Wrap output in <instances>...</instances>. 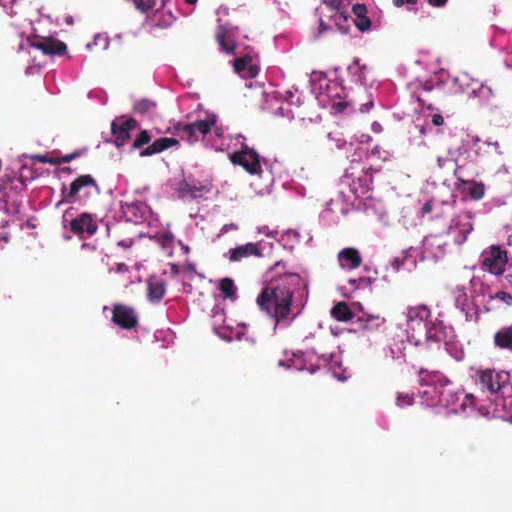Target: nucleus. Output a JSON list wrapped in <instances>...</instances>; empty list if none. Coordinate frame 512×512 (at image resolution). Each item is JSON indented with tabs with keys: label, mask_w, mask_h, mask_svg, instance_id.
Listing matches in <instances>:
<instances>
[{
	"label": "nucleus",
	"mask_w": 512,
	"mask_h": 512,
	"mask_svg": "<svg viewBox=\"0 0 512 512\" xmlns=\"http://www.w3.org/2000/svg\"><path fill=\"white\" fill-rule=\"evenodd\" d=\"M269 279L256 298L260 310L278 326H288L299 313L297 297L307 292V283L298 273L286 271V264L276 262L268 270Z\"/></svg>",
	"instance_id": "obj_1"
},
{
	"label": "nucleus",
	"mask_w": 512,
	"mask_h": 512,
	"mask_svg": "<svg viewBox=\"0 0 512 512\" xmlns=\"http://www.w3.org/2000/svg\"><path fill=\"white\" fill-rule=\"evenodd\" d=\"M420 383L426 385H434V390L437 392V398L432 399L429 405L450 406L459 400V394L453 388L452 382L443 374L438 371H431L420 369Z\"/></svg>",
	"instance_id": "obj_2"
},
{
	"label": "nucleus",
	"mask_w": 512,
	"mask_h": 512,
	"mask_svg": "<svg viewBox=\"0 0 512 512\" xmlns=\"http://www.w3.org/2000/svg\"><path fill=\"white\" fill-rule=\"evenodd\" d=\"M482 267L493 275L499 276L506 271L508 252L500 245H490L482 252Z\"/></svg>",
	"instance_id": "obj_3"
},
{
	"label": "nucleus",
	"mask_w": 512,
	"mask_h": 512,
	"mask_svg": "<svg viewBox=\"0 0 512 512\" xmlns=\"http://www.w3.org/2000/svg\"><path fill=\"white\" fill-rule=\"evenodd\" d=\"M476 375L481 387L491 394H503L510 382V375L505 371L485 369L477 371Z\"/></svg>",
	"instance_id": "obj_4"
},
{
	"label": "nucleus",
	"mask_w": 512,
	"mask_h": 512,
	"mask_svg": "<svg viewBox=\"0 0 512 512\" xmlns=\"http://www.w3.org/2000/svg\"><path fill=\"white\" fill-rule=\"evenodd\" d=\"M229 159L234 165L241 166L251 175H260L262 173L259 154L248 146H244L241 150L231 153Z\"/></svg>",
	"instance_id": "obj_5"
},
{
	"label": "nucleus",
	"mask_w": 512,
	"mask_h": 512,
	"mask_svg": "<svg viewBox=\"0 0 512 512\" xmlns=\"http://www.w3.org/2000/svg\"><path fill=\"white\" fill-rule=\"evenodd\" d=\"M27 43L49 56H64L67 53V45L56 38L31 34L27 37Z\"/></svg>",
	"instance_id": "obj_6"
},
{
	"label": "nucleus",
	"mask_w": 512,
	"mask_h": 512,
	"mask_svg": "<svg viewBox=\"0 0 512 512\" xmlns=\"http://www.w3.org/2000/svg\"><path fill=\"white\" fill-rule=\"evenodd\" d=\"M138 126V121L134 118L124 119L116 118L111 123V133L114 137V144L117 147L124 146L130 139V132Z\"/></svg>",
	"instance_id": "obj_7"
},
{
	"label": "nucleus",
	"mask_w": 512,
	"mask_h": 512,
	"mask_svg": "<svg viewBox=\"0 0 512 512\" xmlns=\"http://www.w3.org/2000/svg\"><path fill=\"white\" fill-rule=\"evenodd\" d=\"M112 321L122 329L131 330L138 325V315L134 308L116 304L112 310Z\"/></svg>",
	"instance_id": "obj_8"
},
{
	"label": "nucleus",
	"mask_w": 512,
	"mask_h": 512,
	"mask_svg": "<svg viewBox=\"0 0 512 512\" xmlns=\"http://www.w3.org/2000/svg\"><path fill=\"white\" fill-rule=\"evenodd\" d=\"M68 227L70 231L78 237H82L84 233L92 236L98 230L95 215L87 212L81 213L76 218L70 220Z\"/></svg>",
	"instance_id": "obj_9"
},
{
	"label": "nucleus",
	"mask_w": 512,
	"mask_h": 512,
	"mask_svg": "<svg viewBox=\"0 0 512 512\" xmlns=\"http://www.w3.org/2000/svg\"><path fill=\"white\" fill-rule=\"evenodd\" d=\"M426 339L433 342H445L453 336V328L447 326L442 320L438 318H432L426 323Z\"/></svg>",
	"instance_id": "obj_10"
},
{
	"label": "nucleus",
	"mask_w": 512,
	"mask_h": 512,
	"mask_svg": "<svg viewBox=\"0 0 512 512\" xmlns=\"http://www.w3.org/2000/svg\"><path fill=\"white\" fill-rule=\"evenodd\" d=\"M121 209L126 220L134 224L143 223L151 215L150 207L142 201L124 203Z\"/></svg>",
	"instance_id": "obj_11"
},
{
	"label": "nucleus",
	"mask_w": 512,
	"mask_h": 512,
	"mask_svg": "<svg viewBox=\"0 0 512 512\" xmlns=\"http://www.w3.org/2000/svg\"><path fill=\"white\" fill-rule=\"evenodd\" d=\"M92 187L99 190L96 180L89 174L77 177L71 184L67 191L65 187L62 189L63 200L68 203H73L82 188Z\"/></svg>",
	"instance_id": "obj_12"
},
{
	"label": "nucleus",
	"mask_w": 512,
	"mask_h": 512,
	"mask_svg": "<svg viewBox=\"0 0 512 512\" xmlns=\"http://www.w3.org/2000/svg\"><path fill=\"white\" fill-rule=\"evenodd\" d=\"M310 339L314 340L315 337L314 336L306 337L304 339V342L306 343L307 351L306 352H300L301 355H306V354L307 355H313V356L317 357L318 362H322L323 364L328 363L330 354L327 352L325 347L323 345H318V346L310 345L308 343ZM319 366H320V363H317V364H311L310 366H306V365L297 366V368L299 370L315 371Z\"/></svg>",
	"instance_id": "obj_13"
},
{
	"label": "nucleus",
	"mask_w": 512,
	"mask_h": 512,
	"mask_svg": "<svg viewBox=\"0 0 512 512\" xmlns=\"http://www.w3.org/2000/svg\"><path fill=\"white\" fill-rule=\"evenodd\" d=\"M179 141L176 138L163 137L155 140L152 144L140 151L141 157L152 156L161 153L170 147L178 146Z\"/></svg>",
	"instance_id": "obj_14"
},
{
	"label": "nucleus",
	"mask_w": 512,
	"mask_h": 512,
	"mask_svg": "<svg viewBox=\"0 0 512 512\" xmlns=\"http://www.w3.org/2000/svg\"><path fill=\"white\" fill-rule=\"evenodd\" d=\"M250 256H261V252L257 244L246 243L229 250V260L231 262H239Z\"/></svg>",
	"instance_id": "obj_15"
},
{
	"label": "nucleus",
	"mask_w": 512,
	"mask_h": 512,
	"mask_svg": "<svg viewBox=\"0 0 512 512\" xmlns=\"http://www.w3.org/2000/svg\"><path fill=\"white\" fill-rule=\"evenodd\" d=\"M338 261L342 268L356 269L362 263L359 251L355 248H345L338 253Z\"/></svg>",
	"instance_id": "obj_16"
},
{
	"label": "nucleus",
	"mask_w": 512,
	"mask_h": 512,
	"mask_svg": "<svg viewBox=\"0 0 512 512\" xmlns=\"http://www.w3.org/2000/svg\"><path fill=\"white\" fill-rule=\"evenodd\" d=\"M211 186L209 184H203L199 181H187L184 180L180 184V193L182 195H188L192 198H198L206 193H209Z\"/></svg>",
	"instance_id": "obj_17"
},
{
	"label": "nucleus",
	"mask_w": 512,
	"mask_h": 512,
	"mask_svg": "<svg viewBox=\"0 0 512 512\" xmlns=\"http://www.w3.org/2000/svg\"><path fill=\"white\" fill-rule=\"evenodd\" d=\"M359 328L368 332L379 330L385 323L386 319L379 314H363L356 319Z\"/></svg>",
	"instance_id": "obj_18"
},
{
	"label": "nucleus",
	"mask_w": 512,
	"mask_h": 512,
	"mask_svg": "<svg viewBox=\"0 0 512 512\" xmlns=\"http://www.w3.org/2000/svg\"><path fill=\"white\" fill-rule=\"evenodd\" d=\"M456 81L459 82L462 87L466 86L465 88H463L462 92L466 93L467 95L479 97V96L484 95L485 92H488V93L490 92V88L484 86L483 84H481L477 81H472L470 83V79L468 78L467 75L458 77L456 79Z\"/></svg>",
	"instance_id": "obj_19"
},
{
	"label": "nucleus",
	"mask_w": 512,
	"mask_h": 512,
	"mask_svg": "<svg viewBox=\"0 0 512 512\" xmlns=\"http://www.w3.org/2000/svg\"><path fill=\"white\" fill-rule=\"evenodd\" d=\"M166 286L164 281L157 278H150L147 282V297L150 302L157 303L165 295Z\"/></svg>",
	"instance_id": "obj_20"
},
{
	"label": "nucleus",
	"mask_w": 512,
	"mask_h": 512,
	"mask_svg": "<svg viewBox=\"0 0 512 512\" xmlns=\"http://www.w3.org/2000/svg\"><path fill=\"white\" fill-rule=\"evenodd\" d=\"M352 12L355 16L354 23L356 27L362 32L369 30L371 21L367 16V7L364 4L357 3L353 5Z\"/></svg>",
	"instance_id": "obj_21"
},
{
	"label": "nucleus",
	"mask_w": 512,
	"mask_h": 512,
	"mask_svg": "<svg viewBox=\"0 0 512 512\" xmlns=\"http://www.w3.org/2000/svg\"><path fill=\"white\" fill-rule=\"evenodd\" d=\"M493 340L497 348L512 352V326L498 330L494 334Z\"/></svg>",
	"instance_id": "obj_22"
},
{
	"label": "nucleus",
	"mask_w": 512,
	"mask_h": 512,
	"mask_svg": "<svg viewBox=\"0 0 512 512\" xmlns=\"http://www.w3.org/2000/svg\"><path fill=\"white\" fill-rule=\"evenodd\" d=\"M431 310L424 304L410 306L407 309L408 321H424L425 324L431 319Z\"/></svg>",
	"instance_id": "obj_23"
},
{
	"label": "nucleus",
	"mask_w": 512,
	"mask_h": 512,
	"mask_svg": "<svg viewBox=\"0 0 512 512\" xmlns=\"http://www.w3.org/2000/svg\"><path fill=\"white\" fill-rule=\"evenodd\" d=\"M458 170H459V167H456L454 170H453V173H454V176L456 177V179L461 183V184H470V188H469V196L473 199V200H480L484 197V194H485V186L483 183L481 182H476V181H466L464 179H462L459 175H458Z\"/></svg>",
	"instance_id": "obj_24"
},
{
	"label": "nucleus",
	"mask_w": 512,
	"mask_h": 512,
	"mask_svg": "<svg viewBox=\"0 0 512 512\" xmlns=\"http://www.w3.org/2000/svg\"><path fill=\"white\" fill-rule=\"evenodd\" d=\"M331 316L340 322L351 321L354 317L352 310L346 302H338L331 309Z\"/></svg>",
	"instance_id": "obj_25"
},
{
	"label": "nucleus",
	"mask_w": 512,
	"mask_h": 512,
	"mask_svg": "<svg viewBox=\"0 0 512 512\" xmlns=\"http://www.w3.org/2000/svg\"><path fill=\"white\" fill-rule=\"evenodd\" d=\"M177 135L189 144L199 141V135L191 123H179L176 126Z\"/></svg>",
	"instance_id": "obj_26"
},
{
	"label": "nucleus",
	"mask_w": 512,
	"mask_h": 512,
	"mask_svg": "<svg viewBox=\"0 0 512 512\" xmlns=\"http://www.w3.org/2000/svg\"><path fill=\"white\" fill-rule=\"evenodd\" d=\"M332 13L329 15L330 21L333 25L342 33H347L349 31L348 18L349 16L342 11L331 9Z\"/></svg>",
	"instance_id": "obj_27"
},
{
	"label": "nucleus",
	"mask_w": 512,
	"mask_h": 512,
	"mask_svg": "<svg viewBox=\"0 0 512 512\" xmlns=\"http://www.w3.org/2000/svg\"><path fill=\"white\" fill-rule=\"evenodd\" d=\"M217 117L215 115L208 116L205 120H199L191 123L195 128L198 135H202L203 137L209 134L212 130V127L216 124Z\"/></svg>",
	"instance_id": "obj_28"
},
{
	"label": "nucleus",
	"mask_w": 512,
	"mask_h": 512,
	"mask_svg": "<svg viewBox=\"0 0 512 512\" xmlns=\"http://www.w3.org/2000/svg\"><path fill=\"white\" fill-rule=\"evenodd\" d=\"M155 241L167 251L168 255H172V249L174 246V235L170 231L157 233L154 236Z\"/></svg>",
	"instance_id": "obj_29"
},
{
	"label": "nucleus",
	"mask_w": 512,
	"mask_h": 512,
	"mask_svg": "<svg viewBox=\"0 0 512 512\" xmlns=\"http://www.w3.org/2000/svg\"><path fill=\"white\" fill-rule=\"evenodd\" d=\"M156 108V103L149 99H139L133 104V112L140 115L151 113Z\"/></svg>",
	"instance_id": "obj_30"
},
{
	"label": "nucleus",
	"mask_w": 512,
	"mask_h": 512,
	"mask_svg": "<svg viewBox=\"0 0 512 512\" xmlns=\"http://www.w3.org/2000/svg\"><path fill=\"white\" fill-rule=\"evenodd\" d=\"M219 289L224 294L225 298L233 299L236 297V287L231 278H223L220 280Z\"/></svg>",
	"instance_id": "obj_31"
},
{
	"label": "nucleus",
	"mask_w": 512,
	"mask_h": 512,
	"mask_svg": "<svg viewBox=\"0 0 512 512\" xmlns=\"http://www.w3.org/2000/svg\"><path fill=\"white\" fill-rule=\"evenodd\" d=\"M151 141V135L149 133L148 130H141L137 136L135 137V139L133 140V143H132V148L133 149H140L142 148L144 145H147L149 144Z\"/></svg>",
	"instance_id": "obj_32"
},
{
	"label": "nucleus",
	"mask_w": 512,
	"mask_h": 512,
	"mask_svg": "<svg viewBox=\"0 0 512 512\" xmlns=\"http://www.w3.org/2000/svg\"><path fill=\"white\" fill-rule=\"evenodd\" d=\"M217 40L223 51H225L228 54L234 53L236 46L233 43V41L228 40L225 34H218Z\"/></svg>",
	"instance_id": "obj_33"
},
{
	"label": "nucleus",
	"mask_w": 512,
	"mask_h": 512,
	"mask_svg": "<svg viewBox=\"0 0 512 512\" xmlns=\"http://www.w3.org/2000/svg\"><path fill=\"white\" fill-rule=\"evenodd\" d=\"M136 9L142 13L153 10L156 6V0H132Z\"/></svg>",
	"instance_id": "obj_34"
},
{
	"label": "nucleus",
	"mask_w": 512,
	"mask_h": 512,
	"mask_svg": "<svg viewBox=\"0 0 512 512\" xmlns=\"http://www.w3.org/2000/svg\"><path fill=\"white\" fill-rule=\"evenodd\" d=\"M414 403L413 394L409 393H398L396 399V405L400 408L411 406Z\"/></svg>",
	"instance_id": "obj_35"
},
{
	"label": "nucleus",
	"mask_w": 512,
	"mask_h": 512,
	"mask_svg": "<svg viewBox=\"0 0 512 512\" xmlns=\"http://www.w3.org/2000/svg\"><path fill=\"white\" fill-rule=\"evenodd\" d=\"M252 59L250 56L238 57L234 60V70L238 73L243 72L248 65L251 63Z\"/></svg>",
	"instance_id": "obj_36"
},
{
	"label": "nucleus",
	"mask_w": 512,
	"mask_h": 512,
	"mask_svg": "<svg viewBox=\"0 0 512 512\" xmlns=\"http://www.w3.org/2000/svg\"><path fill=\"white\" fill-rule=\"evenodd\" d=\"M31 158L34 161H37L39 163H48L51 165H59V161H57L56 157H50L47 154H44V155L36 154V155L31 156Z\"/></svg>",
	"instance_id": "obj_37"
},
{
	"label": "nucleus",
	"mask_w": 512,
	"mask_h": 512,
	"mask_svg": "<svg viewBox=\"0 0 512 512\" xmlns=\"http://www.w3.org/2000/svg\"><path fill=\"white\" fill-rule=\"evenodd\" d=\"M82 154V150H76L73 153L66 154L61 157H56L57 161H59V165L62 163H69L72 160L78 158Z\"/></svg>",
	"instance_id": "obj_38"
},
{
	"label": "nucleus",
	"mask_w": 512,
	"mask_h": 512,
	"mask_svg": "<svg viewBox=\"0 0 512 512\" xmlns=\"http://www.w3.org/2000/svg\"><path fill=\"white\" fill-rule=\"evenodd\" d=\"M473 227L470 222L461 223V228L459 229V233L462 234L461 239L458 240L459 243H463L466 240L467 235L472 231Z\"/></svg>",
	"instance_id": "obj_39"
},
{
	"label": "nucleus",
	"mask_w": 512,
	"mask_h": 512,
	"mask_svg": "<svg viewBox=\"0 0 512 512\" xmlns=\"http://www.w3.org/2000/svg\"><path fill=\"white\" fill-rule=\"evenodd\" d=\"M495 298L504 302L505 304L511 306L512 305V295L505 291H498L495 294Z\"/></svg>",
	"instance_id": "obj_40"
},
{
	"label": "nucleus",
	"mask_w": 512,
	"mask_h": 512,
	"mask_svg": "<svg viewBox=\"0 0 512 512\" xmlns=\"http://www.w3.org/2000/svg\"><path fill=\"white\" fill-rule=\"evenodd\" d=\"M449 164H454V166H455L454 169L456 167H458L456 162L454 160H452L451 158H449V157H438L437 158V166L440 169H443V168L447 167Z\"/></svg>",
	"instance_id": "obj_41"
},
{
	"label": "nucleus",
	"mask_w": 512,
	"mask_h": 512,
	"mask_svg": "<svg viewBox=\"0 0 512 512\" xmlns=\"http://www.w3.org/2000/svg\"><path fill=\"white\" fill-rule=\"evenodd\" d=\"M247 70V75L250 78L256 77L259 72V68L256 65H252L251 63L248 65Z\"/></svg>",
	"instance_id": "obj_42"
},
{
	"label": "nucleus",
	"mask_w": 512,
	"mask_h": 512,
	"mask_svg": "<svg viewBox=\"0 0 512 512\" xmlns=\"http://www.w3.org/2000/svg\"><path fill=\"white\" fill-rule=\"evenodd\" d=\"M432 123L435 125V126H442L444 124V118L442 115L440 114H434L432 116Z\"/></svg>",
	"instance_id": "obj_43"
},
{
	"label": "nucleus",
	"mask_w": 512,
	"mask_h": 512,
	"mask_svg": "<svg viewBox=\"0 0 512 512\" xmlns=\"http://www.w3.org/2000/svg\"><path fill=\"white\" fill-rule=\"evenodd\" d=\"M133 244V240L130 238L122 239L117 242V245L123 248H130Z\"/></svg>",
	"instance_id": "obj_44"
},
{
	"label": "nucleus",
	"mask_w": 512,
	"mask_h": 512,
	"mask_svg": "<svg viewBox=\"0 0 512 512\" xmlns=\"http://www.w3.org/2000/svg\"><path fill=\"white\" fill-rule=\"evenodd\" d=\"M331 28H332L331 24L326 23L322 19L320 20V24H319V32L320 33L326 32V31L330 30Z\"/></svg>",
	"instance_id": "obj_45"
},
{
	"label": "nucleus",
	"mask_w": 512,
	"mask_h": 512,
	"mask_svg": "<svg viewBox=\"0 0 512 512\" xmlns=\"http://www.w3.org/2000/svg\"><path fill=\"white\" fill-rule=\"evenodd\" d=\"M447 2L448 0H428L429 5L433 7H443Z\"/></svg>",
	"instance_id": "obj_46"
},
{
	"label": "nucleus",
	"mask_w": 512,
	"mask_h": 512,
	"mask_svg": "<svg viewBox=\"0 0 512 512\" xmlns=\"http://www.w3.org/2000/svg\"><path fill=\"white\" fill-rule=\"evenodd\" d=\"M230 229H237V225H235L234 223L225 224L221 228L220 233H219L218 236H221L222 234L227 233Z\"/></svg>",
	"instance_id": "obj_47"
},
{
	"label": "nucleus",
	"mask_w": 512,
	"mask_h": 512,
	"mask_svg": "<svg viewBox=\"0 0 512 512\" xmlns=\"http://www.w3.org/2000/svg\"><path fill=\"white\" fill-rule=\"evenodd\" d=\"M129 267L125 263H118L116 266V272L120 274H124L128 272Z\"/></svg>",
	"instance_id": "obj_48"
},
{
	"label": "nucleus",
	"mask_w": 512,
	"mask_h": 512,
	"mask_svg": "<svg viewBox=\"0 0 512 512\" xmlns=\"http://www.w3.org/2000/svg\"><path fill=\"white\" fill-rule=\"evenodd\" d=\"M418 0H393V4L396 6V7H401L402 5H404L405 3L407 4H415Z\"/></svg>",
	"instance_id": "obj_49"
},
{
	"label": "nucleus",
	"mask_w": 512,
	"mask_h": 512,
	"mask_svg": "<svg viewBox=\"0 0 512 512\" xmlns=\"http://www.w3.org/2000/svg\"><path fill=\"white\" fill-rule=\"evenodd\" d=\"M420 87L422 90L429 92L434 88V85L432 82L426 81V82L420 83Z\"/></svg>",
	"instance_id": "obj_50"
},
{
	"label": "nucleus",
	"mask_w": 512,
	"mask_h": 512,
	"mask_svg": "<svg viewBox=\"0 0 512 512\" xmlns=\"http://www.w3.org/2000/svg\"><path fill=\"white\" fill-rule=\"evenodd\" d=\"M432 208H433V204L431 201H427L426 203H424V205L422 206V213L423 214H427V213H430L432 211Z\"/></svg>",
	"instance_id": "obj_51"
},
{
	"label": "nucleus",
	"mask_w": 512,
	"mask_h": 512,
	"mask_svg": "<svg viewBox=\"0 0 512 512\" xmlns=\"http://www.w3.org/2000/svg\"><path fill=\"white\" fill-rule=\"evenodd\" d=\"M347 106L346 102H336L333 104V108H335L338 112H343Z\"/></svg>",
	"instance_id": "obj_52"
},
{
	"label": "nucleus",
	"mask_w": 512,
	"mask_h": 512,
	"mask_svg": "<svg viewBox=\"0 0 512 512\" xmlns=\"http://www.w3.org/2000/svg\"><path fill=\"white\" fill-rule=\"evenodd\" d=\"M362 107H364V109H363V108H361V111H362V112H364V111H369V110L373 107V102H371V101H370V102H368V103H366V104L362 105Z\"/></svg>",
	"instance_id": "obj_53"
},
{
	"label": "nucleus",
	"mask_w": 512,
	"mask_h": 512,
	"mask_svg": "<svg viewBox=\"0 0 512 512\" xmlns=\"http://www.w3.org/2000/svg\"><path fill=\"white\" fill-rule=\"evenodd\" d=\"M0 6L3 7L5 10L10 9V7L7 5V0H0Z\"/></svg>",
	"instance_id": "obj_54"
},
{
	"label": "nucleus",
	"mask_w": 512,
	"mask_h": 512,
	"mask_svg": "<svg viewBox=\"0 0 512 512\" xmlns=\"http://www.w3.org/2000/svg\"><path fill=\"white\" fill-rule=\"evenodd\" d=\"M393 265L394 267L398 270L400 268V265H401V261L399 259H395L393 261Z\"/></svg>",
	"instance_id": "obj_55"
},
{
	"label": "nucleus",
	"mask_w": 512,
	"mask_h": 512,
	"mask_svg": "<svg viewBox=\"0 0 512 512\" xmlns=\"http://www.w3.org/2000/svg\"><path fill=\"white\" fill-rule=\"evenodd\" d=\"M14 182V179H10L9 180V183L8 182H4L3 185H2V188L5 190L9 184H13Z\"/></svg>",
	"instance_id": "obj_56"
},
{
	"label": "nucleus",
	"mask_w": 512,
	"mask_h": 512,
	"mask_svg": "<svg viewBox=\"0 0 512 512\" xmlns=\"http://www.w3.org/2000/svg\"><path fill=\"white\" fill-rule=\"evenodd\" d=\"M16 2L17 0H7V5L12 8Z\"/></svg>",
	"instance_id": "obj_57"
},
{
	"label": "nucleus",
	"mask_w": 512,
	"mask_h": 512,
	"mask_svg": "<svg viewBox=\"0 0 512 512\" xmlns=\"http://www.w3.org/2000/svg\"><path fill=\"white\" fill-rule=\"evenodd\" d=\"M416 99H417V101L420 103V105H421L422 107H424V106H425L424 100H423L420 96H418V95H417V96H416Z\"/></svg>",
	"instance_id": "obj_58"
},
{
	"label": "nucleus",
	"mask_w": 512,
	"mask_h": 512,
	"mask_svg": "<svg viewBox=\"0 0 512 512\" xmlns=\"http://www.w3.org/2000/svg\"><path fill=\"white\" fill-rule=\"evenodd\" d=\"M185 2L189 5H194L197 3V0H185Z\"/></svg>",
	"instance_id": "obj_59"
},
{
	"label": "nucleus",
	"mask_w": 512,
	"mask_h": 512,
	"mask_svg": "<svg viewBox=\"0 0 512 512\" xmlns=\"http://www.w3.org/2000/svg\"><path fill=\"white\" fill-rule=\"evenodd\" d=\"M426 108H427L428 110H431V111L435 109L434 105H433V104H431V103H429L428 105H426Z\"/></svg>",
	"instance_id": "obj_60"
},
{
	"label": "nucleus",
	"mask_w": 512,
	"mask_h": 512,
	"mask_svg": "<svg viewBox=\"0 0 512 512\" xmlns=\"http://www.w3.org/2000/svg\"><path fill=\"white\" fill-rule=\"evenodd\" d=\"M506 279L508 280L509 283L512 284V274L507 275Z\"/></svg>",
	"instance_id": "obj_61"
},
{
	"label": "nucleus",
	"mask_w": 512,
	"mask_h": 512,
	"mask_svg": "<svg viewBox=\"0 0 512 512\" xmlns=\"http://www.w3.org/2000/svg\"><path fill=\"white\" fill-rule=\"evenodd\" d=\"M64 172H67V173H72V170L71 168L67 167V168H64L63 169Z\"/></svg>",
	"instance_id": "obj_62"
},
{
	"label": "nucleus",
	"mask_w": 512,
	"mask_h": 512,
	"mask_svg": "<svg viewBox=\"0 0 512 512\" xmlns=\"http://www.w3.org/2000/svg\"><path fill=\"white\" fill-rule=\"evenodd\" d=\"M466 398L467 399H470V400H473L474 399V396L472 394H467L466 395Z\"/></svg>",
	"instance_id": "obj_63"
},
{
	"label": "nucleus",
	"mask_w": 512,
	"mask_h": 512,
	"mask_svg": "<svg viewBox=\"0 0 512 512\" xmlns=\"http://www.w3.org/2000/svg\"><path fill=\"white\" fill-rule=\"evenodd\" d=\"M428 394H429V391H428V390H425V391L423 392V396L428 395Z\"/></svg>",
	"instance_id": "obj_64"
}]
</instances>
